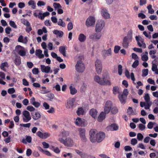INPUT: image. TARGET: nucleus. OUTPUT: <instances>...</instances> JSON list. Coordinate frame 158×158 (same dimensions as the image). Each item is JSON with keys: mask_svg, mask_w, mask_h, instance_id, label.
Segmentation results:
<instances>
[{"mask_svg": "<svg viewBox=\"0 0 158 158\" xmlns=\"http://www.w3.org/2000/svg\"><path fill=\"white\" fill-rule=\"evenodd\" d=\"M94 80L96 82L101 85H110L111 83L110 81V78L109 77H103L102 80L98 76L96 75L94 77Z\"/></svg>", "mask_w": 158, "mask_h": 158, "instance_id": "nucleus-1", "label": "nucleus"}, {"mask_svg": "<svg viewBox=\"0 0 158 158\" xmlns=\"http://www.w3.org/2000/svg\"><path fill=\"white\" fill-rule=\"evenodd\" d=\"M144 98L145 102H141L140 105L141 107H144L145 109L148 110L152 105V102L150 101V97L148 93L145 94Z\"/></svg>", "mask_w": 158, "mask_h": 158, "instance_id": "nucleus-2", "label": "nucleus"}, {"mask_svg": "<svg viewBox=\"0 0 158 158\" xmlns=\"http://www.w3.org/2000/svg\"><path fill=\"white\" fill-rule=\"evenodd\" d=\"M58 140L66 147H71L74 145L73 140L70 137L67 138L65 139L61 137H59Z\"/></svg>", "mask_w": 158, "mask_h": 158, "instance_id": "nucleus-3", "label": "nucleus"}, {"mask_svg": "<svg viewBox=\"0 0 158 158\" xmlns=\"http://www.w3.org/2000/svg\"><path fill=\"white\" fill-rule=\"evenodd\" d=\"M75 68L76 71L78 73H82L85 69V65L81 60L77 61L75 65Z\"/></svg>", "mask_w": 158, "mask_h": 158, "instance_id": "nucleus-4", "label": "nucleus"}, {"mask_svg": "<svg viewBox=\"0 0 158 158\" xmlns=\"http://www.w3.org/2000/svg\"><path fill=\"white\" fill-rule=\"evenodd\" d=\"M97 134V131L95 129H91L89 131V139L92 143H95L96 142Z\"/></svg>", "mask_w": 158, "mask_h": 158, "instance_id": "nucleus-5", "label": "nucleus"}, {"mask_svg": "<svg viewBox=\"0 0 158 158\" xmlns=\"http://www.w3.org/2000/svg\"><path fill=\"white\" fill-rule=\"evenodd\" d=\"M95 66L97 74H100L102 70V65L101 61L97 59L95 62Z\"/></svg>", "mask_w": 158, "mask_h": 158, "instance_id": "nucleus-6", "label": "nucleus"}, {"mask_svg": "<svg viewBox=\"0 0 158 158\" xmlns=\"http://www.w3.org/2000/svg\"><path fill=\"white\" fill-rule=\"evenodd\" d=\"M79 135L81 140L84 142H86L87 141V139L85 136V130L84 128H79L78 129Z\"/></svg>", "mask_w": 158, "mask_h": 158, "instance_id": "nucleus-7", "label": "nucleus"}, {"mask_svg": "<svg viewBox=\"0 0 158 158\" xmlns=\"http://www.w3.org/2000/svg\"><path fill=\"white\" fill-rule=\"evenodd\" d=\"M22 118L23 122H28L31 119L30 113L27 110L23 111L22 113Z\"/></svg>", "mask_w": 158, "mask_h": 158, "instance_id": "nucleus-8", "label": "nucleus"}, {"mask_svg": "<svg viewBox=\"0 0 158 158\" xmlns=\"http://www.w3.org/2000/svg\"><path fill=\"white\" fill-rule=\"evenodd\" d=\"M105 26V23L104 21L100 20L97 21L96 26V31L100 32Z\"/></svg>", "mask_w": 158, "mask_h": 158, "instance_id": "nucleus-9", "label": "nucleus"}, {"mask_svg": "<svg viewBox=\"0 0 158 158\" xmlns=\"http://www.w3.org/2000/svg\"><path fill=\"white\" fill-rule=\"evenodd\" d=\"M135 40L137 42V44L139 47H142L143 48H146V44L144 43V40L139 36H136Z\"/></svg>", "mask_w": 158, "mask_h": 158, "instance_id": "nucleus-10", "label": "nucleus"}, {"mask_svg": "<svg viewBox=\"0 0 158 158\" xmlns=\"http://www.w3.org/2000/svg\"><path fill=\"white\" fill-rule=\"evenodd\" d=\"M112 104L110 101H107L105 103L104 107V112L106 114H108L111 110Z\"/></svg>", "mask_w": 158, "mask_h": 158, "instance_id": "nucleus-11", "label": "nucleus"}, {"mask_svg": "<svg viewBox=\"0 0 158 158\" xmlns=\"http://www.w3.org/2000/svg\"><path fill=\"white\" fill-rule=\"evenodd\" d=\"M102 36V34L100 33H94L90 34L89 38L94 41L99 40Z\"/></svg>", "mask_w": 158, "mask_h": 158, "instance_id": "nucleus-12", "label": "nucleus"}, {"mask_svg": "<svg viewBox=\"0 0 158 158\" xmlns=\"http://www.w3.org/2000/svg\"><path fill=\"white\" fill-rule=\"evenodd\" d=\"M21 48L19 50L18 52V54L22 56H24L26 55V51L25 48L20 45H17L15 47L16 50H17Z\"/></svg>", "mask_w": 158, "mask_h": 158, "instance_id": "nucleus-13", "label": "nucleus"}, {"mask_svg": "<svg viewBox=\"0 0 158 158\" xmlns=\"http://www.w3.org/2000/svg\"><path fill=\"white\" fill-rule=\"evenodd\" d=\"M95 22V18L92 16H89L86 20V25L89 27L94 25Z\"/></svg>", "mask_w": 158, "mask_h": 158, "instance_id": "nucleus-14", "label": "nucleus"}, {"mask_svg": "<svg viewBox=\"0 0 158 158\" xmlns=\"http://www.w3.org/2000/svg\"><path fill=\"white\" fill-rule=\"evenodd\" d=\"M41 70L42 72L46 73H52V70H51V67L49 66H45L44 65H41L40 66Z\"/></svg>", "mask_w": 158, "mask_h": 158, "instance_id": "nucleus-15", "label": "nucleus"}, {"mask_svg": "<svg viewBox=\"0 0 158 158\" xmlns=\"http://www.w3.org/2000/svg\"><path fill=\"white\" fill-rule=\"evenodd\" d=\"M118 129V126L116 123H114L108 126L106 128V130L109 131H117Z\"/></svg>", "mask_w": 158, "mask_h": 158, "instance_id": "nucleus-16", "label": "nucleus"}, {"mask_svg": "<svg viewBox=\"0 0 158 158\" xmlns=\"http://www.w3.org/2000/svg\"><path fill=\"white\" fill-rule=\"evenodd\" d=\"M105 134L104 133L102 132H99L98 133L97 136H96L97 139L96 142L99 143L102 141L105 138Z\"/></svg>", "mask_w": 158, "mask_h": 158, "instance_id": "nucleus-17", "label": "nucleus"}, {"mask_svg": "<svg viewBox=\"0 0 158 158\" xmlns=\"http://www.w3.org/2000/svg\"><path fill=\"white\" fill-rule=\"evenodd\" d=\"M74 99L73 98L69 99L66 101L65 106L67 109L72 108L73 106Z\"/></svg>", "mask_w": 158, "mask_h": 158, "instance_id": "nucleus-18", "label": "nucleus"}, {"mask_svg": "<svg viewBox=\"0 0 158 158\" xmlns=\"http://www.w3.org/2000/svg\"><path fill=\"white\" fill-rule=\"evenodd\" d=\"M36 134L39 137L43 139H45L49 137L50 134L47 132L42 133L40 131H38L36 132Z\"/></svg>", "mask_w": 158, "mask_h": 158, "instance_id": "nucleus-19", "label": "nucleus"}, {"mask_svg": "<svg viewBox=\"0 0 158 158\" xmlns=\"http://www.w3.org/2000/svg\"><path fill=\"white\" fill-rule=\"evenodd\" d=\"M103 57L106 59L107 56H110L112 55V51L110 48L107 50H104L102 52Z\"/></svg>", "mask_w": 158, "mask_h": 158, "instance_id": "nucleus-20", "label": "nucleus"}, {"mask_svg": "<svg viewBox=\"0 0 158 158\" xmlns=\"http://www.w3.org/2000/svg\"><path fill=\"white\" fill-rule=\"evenodd\" d=\"M30 102L31 104L37 108L39 107L41 105L40 103L36 102L35 98L33 97L31 98L30 99Z\"/></svg>", "mask_w": 158, "mask_h": 158, "instance_id": "nucleus-21", "label": "nucleus"}, {"mask_svg": "<svg viewBox=\"0 0 158 158\" xmlns=\"http://www.w3.org/2000/svg\"><path fill=\"white\" fill-rule=\"evenodd\" d=\"M101 13L103 17L105 19L109 18L110 15L108 13L107 9L105 8H102V9Z\"/></svg>", "mask_w": 158, "mask_h": 158, "instance_id": "nucleus-22", "label": "nucleus"}, {"mask_svg": "<svg viewBox=\"0 0 158 158\" xmlns=\"http://www.w3.org/2000/svg\"><path fill=\"white\" fill-rule=\"evenodd\" d=\"M85 122V120H82L81 118H77L75 121V123L77 126H83L84 125Z\"/></svg>", "mask_w": 158, "mask_h": 158, "instance_id": "nucleus-23", "label": "nucleus"}, {"mask_svg": "<svg viewBox=\"0 0 158 158\" xmlns=\"http://www.w3.org/2000/svg\"><path fill=\"white\" fill-rule=\"evenodd\" d=\"M53 33L56 35V37L61 38L64 35L63 32L61 31L54 30L53 31Z\"/></svg>", "mask_w": 158, "mask_h": 158, "instance_id": "nucleus-24", "label": "nucleus"}, {"mask_svg": "<svg viewBox=\"0 0 158 158\" xmlns=\"http://www.w3.org/2000/svg\"><path fill=\"white\" fill-rule=\"evenodd\" d=\"M18 41L24 44H27L28 41L27 37L26 36L23 38L22 35H20L18 39Z\"/></svg>", "mask_w": 158, "mask_h": 158, "instance_id": "nucleus-25", "label": "nucleus"}, {"mask_svg": "<svg viewBox=\"0 0 158 158\" xmlns=\"http://www.w3.org/2000/svg\"><path fill=\"white\" fill-rule=\"evenodd\" d=\"M31 115L33 119L35 120H37L41 118L40 114L38 112L32 113Z\"/></svg>", "mask_w": 158, "mask_h": 158, "instance_id": "nucleus-26", "label": "nucleus"}, {"mask_svg": "<svg viewBox=\"0 0 158 158\" xmlns=\"http://www.w3.org/2000/svg\"><path fill=\"white\" fill-rule=\"evenodd\" d=\"M132 38V31L131 30H130L128 31L127 35L125 36L124 38L126 39L130 42H131Z\"/></svg>", "mask_w": 158, "mask_h": 158, "instance_id": "nucleus-27", "label": "nucleus"}, {"mask_svg": "<svg viewBox=\"0 0 158 158\" xmlns=\"http://www.w3.org/2000/svg\"><path fill=\"white\" fill-rule=\"evenodd\" d=\"M106 114L103 111H102L98 116L97 120L98 122H102L106 118Z\"/></svg>", "mask_w": 158, "mask_h": 158, "instance_id": "nucleus-28", "label": "nucleus"}, {"mask_svg": "<svg viewBox=\"0 0 158 158\" xmlns=\"http://www.w3.org/2000/svg\"><path fill=\"white\" fill-rule=\"evenodd\" d=\"M89 114L94 119L97 118L98 114V112L96 110L94 109H92L89 111Z\"/></svg>", "mask_w": 158, "mask_h": 158, "instance_id": "nucleus-29", "label": "nucleus"}, {"mask_svg": "<svg viewBox=\"0 0 158 158\" xmlns=\"http://www.w3.org/2000/svg\"><path fill=\"white\" fill-rule=\"evenodd\" d=\"M35 55L37 56L40 59L44 57V55L42 54V51L40 49H36L35 50Z\"/></svg>", "mask_w": 158, "mask_h": 158, "instance_id": "nucleus-30", "label": "nucleus"}, {"mask_svg": "<svg viewBox=\"0 0 158 158\" xmlns=\"http://www.w3.org/2000/svg\"><path fill=\"white\" fill-rule=\"evenodd\" d=\"M69 132L68 131H66L64 130L59 135V137H61L62 138L67 137L69 136Z\"/></svg>", "mask_w": 158, "mask_h": 158, "instance_id": "nucleus-31", "label": "nucleus"}, {"mask_svg": "<svg viewBox=\"0 0 158 158\" xmlns=\"http://www.w3.org/2000/svg\"><path fill=\"white\" fill-rule=\"evenodd\" d=\"M32 141V138L30 136H27L26 139L23 138L22 140V142L24 144H26L27 143H31Z\"/></svg>", "mask_w": 158, "mask_h": 158, "instance_id": "nucleus-32", "label": "nucleus"}, {"mask_svg": "<svg viewBox=\"0 0 158 158\" xmlns=\"http://www.w3.org/2000/svg\"><path fill=\"white\" fill-rule=\"evenodd\" d=\"M130 42H131L130 41L123 38L122 43L123 47L125 48H127L128 47L129 44Z\"/></svg>", "mask_w": 158, "mask_h": 158, "instance_id": "nucleus-33", "label": "nucleus"}, {"mask_svg": "<svg viewBox=\"0 0 158 158\" xmlns=\"http://www.w3.org/2000/svg\"><path fill=\"white\" fill-rule=\"evenodd\" d=\"M148 59V53L147 52H145L143 54L141 55V59L143 61H146Z\"/></svg>", "mask_w": 158, "mask_h": 158, "instance_id": "nucleus-34", "label": "nucleus"}, {"mask_svg": "<svg viewBox=\"0 0 158 158\" xmlns=\"http://www.w3.org/2000/svg\"><path fill=\"white\" fill-rule=\"evenodd\" d=\"M76 113L78 116L83 115L85 113V111L82 107H79L78 108Z\"/></svg>", "mask_w": 158, "mask_h": 158, "instance_id": "nucleus-35", "label": "nucleus"}, {"mask_svg": "<svg viewBox=\"0 0 158 158\" xmlns=\"http://www.w3.org/2000/svg\"><path fill=\"white\" fill-rule=\"evenodd\" d=\"M78 39L80 42H84L86 39V36L84 34L81 33L79 35Z\"/></svg>", "mask_w": 158, "mask_h": 158, "instance_id": "nucleus-36", "label": "nucleus"}, {"mask_svg": "<svg viewBox=\"0 0 158 158\" xmlns=\"http://www.w3.org/2000/svg\"><path fill=\"white\" fill-rule=\"evenodd\" d=\"M14 62L16 66H19L21 64V60L19 56H17L15 59Z\"/></svg>", "mask_w": 158, "mask_h": 158, "instance_id": "nucleus-37", "label": "nucleus"}, {"mask_svg": "<svg viewBox=\"0 0 158 158\" xmlns=\"http://www.w3.org/2000/svg\"><path fill=\"white\" fill-rule=\"evenodd\" d=\"M69 89L70 91V93L72 95H74L77 92V90L75 87H73L72 85L69 86Z\"/></svg>", "mask_w": 158, "mask_h": 158, "instance_id": "nucleus-38", "label": "nucleus"}, {"mask_svg": "<svg viewBox=\"0 0 158 158\" xmlns=\"http://www.w3.org/2000/svg\"><path fill=\"white\" fill-rule=\"evenodd\" d=\"M59 51L64 56H66L65 46H62L59 47Z\"/></svg>", "mask_w": 158, "mask_h": 158, "instance_id": "nucleus-39", "label": "nucleus"}, {"mask_svg": "<svg viewBox=\"0 0 158 158\" xmlns=\"http://www.w3.org/2000/svg\"><path fill=\"white\" fill-rule=\"evenodd\" d=\"M127 97L122 95H119L118 96L119 99L122 103H124L125 102Z\"/></svg>", "mask_w": 158, "mask_h": 158, "instance_id": "nucleus-40", "label": "nucleus"}, {"mask_svg": "<svg viewBox=\"0 0 158 158\" xmlns=\"http://www.w3.org/2000/svg\"><path fill=\"white\" fill-rule=\"evenodd\" d=\"M152 70L153 72H155V74H158V69H157V66L156 64H152Z\"/></svg>", "mask_w": 158, "mask_h": 158, "instance_id": "nucleus-41", "label": "nucleus"}, {"mask_svg": "<svg viewBox=\"0 0 158 158\" xmlns=\"http://www.w3.org/2000/svg\"><path fill=\"white\" fill-rule=\"evenodd\" d=\"M57 24L59 26L62 27H65L66 26L65 23L61 19H58Z\"/></svg>", "mask_w": 158, "mask_h": 158, "instance_id": "nucleus-42", "label": "nucleus"}, {"mask_svg": "<svg viewBox=\"0 0 158 158\" xmlns=\"http://www.w3.org/2000/svg\"><path fill=\"white\" fill-rule=\"evenodd\" d=\"M28 4L29 6H31V7L33 9H35L36 7V4L34 1L32 0H30L28 2Z\"/></svg>", "mask_w": 158, "mask_h": 158, "instance_id": "nucleus-43", "label": "nucleus"}, {"mask_svg": "<svg viewBox=\"0 0 158 158\" xmlns=\"http://www.w3.org/2000/svg\"><path fill=\"white\" fill-rule=\"evenodd\" d=\"M53 6L55 10H56L60 8H62V6L60 4L54 2L53 4Z\"/></svg>", "mask_w": 158, "mask_h": 158, "instance_id": "nucleus-44", "label": "nucleus"}, {"mask_svg": "<svg viewBox=\"0 0 158 158\" xmlns=\"http://www.w3.org/2000/svg\"><path fill=\"white\" fill-rule=\"evenodd\" d=\"M127 113L129 115L135 114V113L131 107H129L127 110Z\"/></svg>", "mask_w": 158, "mask_h": 158, "instance_id": "nucleus-45", "label": "nucleus"}, {"mask_svg": "<svg viewBox=\"0 0 158 158\" xmlns=\"http://www.w3.org/2000/svg\"><path fill=\"white\" fill-rule=\"evenodd\" d=\"M148 69H143L142 70V76L143 77L146 76L148 74Z\"/></svg>", "mask_w": 158, "mask_h": 158, "instance_id": "nucleus-46", "label": "nucleus"}, {"mask_svg": "<svg viewBox=\"0 0 158 158\" xmlns=\"http://www.w3.org/2000/svg\"><path fill=\"white\" fill-rule=\"evenodd\" d=\"M148 10V13L150 14H153L154 12V10L152 8V6L149 5L147 6Z\"/></svg>", "mask_w": 158, "mask_h": 158, "instance_id": "nucleus-47", "label": "nucleus"}, {"mask_svg": "<svg viewBox=\"0 0 158 158\" xmlns=\"http://www.w3.org/2000/svg\"><path fill=\"white\" fill-rule=\"evenodd\" d=\"M41 93L43 94H45L48 92L46 89V87L45 86H42L40 89Z\"/></svg>", "mask_w": 158, "mask_h": 158, "instance_id": "nucleus-48", "label": "nucleus"}, {"mask_svg": "<svg viewBox=\"0 0 158 158\" xmlns=\"http://www.w3.org/2000/svg\"><path fill=\"white\" fill-rule=\"evenodd\" d=\"M118 72L119 75H121L122 73V66L121 64L118 66Z\"/></svg>", "mask_w": 158, "mask_h": 158, "instance_id": "nucleus-49", "label": "nucleus"}, {"mask_svg": "<svg viewBox=\"0 0 158 158\" xmlns=\"http://www.w3.org/2000/svg\"><path fill=\"white\" fill-rule=\"evenodd\" d=\"M111 111L112 114H115L118 112V110L117 107H114L111 108Z\"/></svg>", "mask_w": 158, "mask_h": 158, "instance_id": "nucleus-50", "label": "nucleus"}, {"mask_svg": "<svg viewBox=\"0 0 158 158\" xmlns=\"http://www.w3.org/2000/svg\"><path fill=\"white\" fill-rule=\"evenodd\" d=\"M8 65L7 63L6 62L2 63L0 65V68L3 70L6 71V69L4 68V67L5 66H6V65Z\"/></svg>", "mask_w": 158, "mask_h": 158, "instance_id": "nucleus-51", "label": "nucleus"}, {"mask_svg": "<svg viewBox=\"0 0 158 158\" xmlns=\"http://www.w3.org/2000/svg\"><path fill=\"white\" fill-rule=\"evenodd\" d=\"M9 24L10 26L13 27L14 28H17V26L16 25L15 22L12 21H10L9 22Z\"/></svg>", "mask_w": 158, "mask_h": 158, "instance_id": "nucleus-52", "label": "nucleus"}, {"mask_svg": "<svg viewBox=\"0 0 158 158\" xmlns=\"http://www.w3.org/2000/svg\"><path fill=\"white\" fill-rule=\"evenodd\" d=\"M20 126L26 128H29L31 125L30 123H28L26 124H20Z\"/></svg>", "mask_w": 158, "mask_h": 158, "instance_id": "nucleus-53", "label": "nucleus"}, {"mask_svg": "<svg viewBox=\"0 0 158 158\" xmlns=\"http://www.w3.org/2000/svg\"><path fill=\"white\" fill-rule=\"evenodd\" d=\"M138 127L141 131H143L145 128V126L143 124H139L138 125Z\"/></svg>", "mask_w": 158, "mask_h": 158, "instance_id": "nucleus-54", "label": "nucleus"}, {"mask_svg": "<svg viewBox=\"0 0 158 158\" xmlns=\"http://www.w3.org/2000/svg\"><path fill=\"white\" fill-rule=\"evenodd\" d=\"M139 62L138 60H135L132 64V67L134 68H136L139 65Z\"/></svg>", "mask_w": 158, "mask_h": 158, "instance_id": "nucleus-55", "label": "nucleus"}, {"mask_svg": "<svg viewBox=\"0 0 158 158\" xmlns=\"http://www.w3.org/2000/svg\"><path fill=\"white\" fill-rule=\"evenodd\" d=\"M33 73L35 75H37L39 73V69L37 68H34L32 70Z\"/></svg>", "mask_w": 158, "mask_h": 158, "instance_id": "nucleus-56", "label": "nucleus"}, {"mask_svg": "<svg viewBox=\"0 0 158 158\" xmlns=\"http://www.w3.org/2000/svg\"><path fill=\"white\" fill-rule=\"evenodd\" d=\"M27 109L29 111H33L35 110V109L33 106H29L27 107Z\"/></svg>", "mask_w": 158, "mask_h": 158, "instance_id": "nucleus-57", "label": "nucleus"}, {"mask_svg": "<svg viewBox=\"0 0 158 158\" xmlns=\"http://www.w3.org/2000/svg\"><path fill=\"white\" fill-rule=\"evenodd\" d=\"M143 137V136L141 133H139L137 135V139L139 141L142 140Z\"/></svg>", "mask_w": 158, "mask_h": 158, "instance_id": "nucleus-58", "label": "nucleus"}, {"mask_svg": "<svg viewBox=\"0 0 158 158\" xmlns=\"http://www.w3.org/2000/svg\"><path fill=\"white\" fill-rule=\"evenodd\" d=\"M113 93L114 94H117L118 93V88L116 86H114L113 88Z\"/></svg>", "mask_w": 158, "mask_h": 158, "instance_id": "nucleus-59", "label": "nucleus"}, {"mask_svg": "<svg viewBox=\"0 0 158 158\" xmlns=\"http://www.w3.org/2000/svg\"><path fill=\"white\" fill-rule=\"evenodd\" d=\"M131 144L133 145H135L137 143V140L135 138L132 139L131 140Z\"/></svg>", "mask_w": 158, "mask_h": 158, "instance_id": "nucleus-60", "label": "nucleus"}, {"mask_svg": "<svg viewBox=\"0 0 158 158\" xmlns=\"http://www.w3.org/2000/svg\"><path fill=\"white\" fill-rule=\"evenodd\" d=\"M154 123L152 122H150L147 125V127L149 129H152L154 126Z\"/></svg>", "mask_w": 158, "mask_h": 158, "instance_id": "nucleus-61", "label": "nucleus"}, {"mask_svg": "<svg viewBox=\"0 0 158 158\" xmlns=\"http://www.w3.org/2000/svg\"><path fill=\"white\" fill-rule=\"evenodd\" d=\"M120 49V47L118 46H115L114 48V52L115 53H118Z\"/></svg>", "mask_w": 158, "mask_h": 158, "instance_id": "nucleus-62", "label": "nucleus"}, {"mask_svg": "<svg viewBox=\"0 0 158 158\" xmlns=\"http://www.w3.org/2000/svg\"><path fill=\"white\" fill-rule=\"evenodd\" d=\"M7 92L9 94H12L15 92V90L14 88H12L9 89Z\"/></svg>", "mask_w": 158, "mask_h": 158, "instance_id": "nucleus-63", "label": "nucleus"}, {"mask_svg": "<svg viewBox=\"0 0 158 158\" xmlns=\"http://www.w3.org/2000/svg\"><path fill=\"white\" fill-rule=\"evenodd\" d=\"M68 30L69 31L71 30L73 28V24L72 22H69L68 24Z\"/></svg>", "mask_w": 158, "mask_h": 158, "instance_id": "nucleus-64", "label": "nucleus"}]
</instances>
